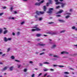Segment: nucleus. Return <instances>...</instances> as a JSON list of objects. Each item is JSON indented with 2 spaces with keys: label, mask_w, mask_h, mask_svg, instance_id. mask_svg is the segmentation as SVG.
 <instances>
[{
  "label": "nucleus",
  "mask_w": 77,
  "mask_h": 77,
  "mask_svg": "<svg viewBox=\"0 0 77 77\" xmlns=\"http://www.w3.org/2000/svg\"><path fill=\"white\" fill-rule=\"evenodd\" d=\"M38 25H36L35 27H33V28H35V29H32V32H35V31H39L41 30V29L38 28Z\"/></svg>",
  "instance_id": "f257e3e1"
},
{
  "label": "nucleus",
  "mask_w": 77,
  "mask_h": 77,
  "mask_svg": "<svg viewBox=\"0 0 77 77\" xmlns=\"http://www.w3.org/2000/svg\"><path fill=\"white\" fill-rule=\"evenodd\" d=\"M61 54H69V53L68 52L66 51H63L61 53Z\"/></svg>",
  "instance_id": "f03ea898"
},
{
  "label": "nucleus",
  "mask_w": 77,
  "mask_h": 77,
  "mask_svg": "<svg viewBox=\"0 0 77 77\" xmlns=\"http://www.w3.org/2000/svg\"><path fill=\"white\" fill-rule=\"evenodd\" d=\"M61 7L62 8H64V6L66 5V3H63V2H61Z\"/></svg>",
  "instance_id": "7ed1b4c3"
},
{
  "label": "nucleus",
  "mask_w": 77,
  "mask_h": 77,
  "mask_svg": "<svg viewBox=\"0 0 77 77\" xmlns=\"http://www.w3.org/2000/svg\"><path fill=\"white\" fill-rule=\"evenodd\" d=\"M14 66H11L9 68V70L10 71H12V70L14 69Z\"/></svg>",
  "instance_id": "20e7f679"
},
{
  "label": "nucleus",
  "mask_w": 77,
  "mask_h": 77,
  "mask_svg": "<svg viewBox=\"0 0 77 77\" xmlns=\"http://www.w3.org/2000/svg\"><path fill=\"white\" fill-rule=\"evenodd\" d=\"M62 12H63V10H60V11H58V12L57 13V14H61Z\"/></svg>",
  "instance_id": "39448f33"
},
{
  "label": "nucleus",
  "mask_w": 77,
  "mask_h": 77,
  "mask_svg": "<svg viewBox=\"0 0 77 77\" xmlns=\"http://www.w3.org/2000/svg\"><path fill=\"white\" fill-rule=\"evenodd\" d=\"M41 2H40V3H36L35 5H36L37 6H40V5H41Z\"/></svg>",
  "instance_id": "423d86ee"
},
{
  "label": "nucleus",
  "mask_w": 77,
  "mask_h": 77,
  "mask_svg": "<svg viewBox=\"0 0 77 77\" xmlns=\"http://www.w3.org/2000/svg\"><path fill=\"white\" fill-rule=\"evenodd\" d=\"M4 41L5 42H7L8 41V38H7L6 37H4Z\"/></svg>",
  "instance_id": "0eeeda50"
},
{
  "label": "nucleus",
  "mask_w": 77,
  "mask_h": 77,
  "mask_svg": "<svg viewBox=\"0 0 77 77\" xmlns=\"http://www.w3.org/2000/svg\"><path fill=\"white\" fill-rule=\"evenodd\" d=\"M58 21H60V23H64V22H65V21L64 20H59V19L58 20Z\"/></svg>",
  "instance_id": "6e6552de"
},
{
  "label": "nucleus",
  "mask_w": 77,
  "mask_h": 77,
  "mask_svg": "<svg viewBox=\"0 0 77 77\" xmlns=\"http://www.w3.org/2000/svg\"><path fill=\"white\" fill-rule=\"evenodd\" d=\"M51 35H57V32H53L51 33Z\"/></svg>",
  "instance_id": "1a4fd4ad"
},
{
  "label": "nucleus",
  "mask_w": 77,
  "mask_h": 77,
  "mask_svg": "<svg viewBox=\"0 0 77 77\" xmlns=\"http://www.w3.org/2000/svg\"><path fill=\"white\" fill-rule=\"evenodd\" d=\"M41 36H42L41 34H36V36L37 37H40Z\"/></svg>",
  "instance_id": "9d476101"
},
{
  "label": "nucleus",
  "mask_w": 77,
  "mask_h": 77,
  "mask_svg": "<svg viewBox=\"0 0 77 77\" xmlns=\"http://www.w3.org/2000/svg\"><path fill=\"white\" fill-rule=\"evenodd\" d=\"M8 32V30H5L4 31L3 33L4 34H5Z\"/></svg>",
  "instance_id": "9b49d317"
},
{
  "label": "nucleus",
  "mask_w": 77,
  "mask_h": 77,
  "mask_svg": "<svg viewBox=\"0 0 77 77\" xmlns=\"http://www.w3.org/2000/svg\"><path fill=\"white\" fill-rule=\"evenodd\" d=\"M72 29H75V30H77V28H75V26H73L72 27Z\"/></svg>",
  "instance_id": "f8f14e48"
},
{
  "label": "nucleus",
  "mask_w": 77,
  "mask_h": 77,
  "mask_svg": "<svg viewBox=\"0 0 77 77\" xmlns=\"http://www.w3.org/2000/svg\"><path fill=\"white\" fill-rule=\"evenodd\" d=\"M56 47V45L55 44H54L53 46L52 47V48H55Z\"/></svg>",
  "instance_id": "ddd939ff"
},
{
  "label": "nucleus",
  "mask_w": 77,
  "mask_h": 77,
  "mask_svg": "<svg viewBox=\"0 0 77 77\" xmlns=\"http://www.w3.org/2000/svg\"><path fill=\"white\" fill-rule=\"evenodd\" d=\"M47 10V7L46 6H44V11H45L46 10Z\"/></svg>",
  "instance_id": "4468645a"
},
{
  "label": "nucleus",
  "mask_w": 77,
  "mask_h": 77,
  "mask_svg": "<svg viewBox=\"0 0 77 77\" xmlns=\"http://www.w3.org/2000/svg\"><path fill=\"white\" fill-rule=\"evenodd\" d=\"M7 68H8L7 67H5L2 69V71H4V70H6Z\"/></svg>",
  "instance_id": "2eb2a0df"
},
{
  "label": "nucleus",
  "mask_w": 77,
  "mask_h": 77,
  "mask_svg": "<svg viewBox=\"0 0 77 77\" xmlns=\"http://www.w3.org/2000/svg\"><path fill=\"white\" fill-rule=\"evenodd\" d=\"M59 4H61V2H58V1L56 3V5H59Z\"/></svg>",
  "instance_id": "dca6fc26"
},
{
  "label": "nucleus",
  "mask_w": 77,
  "mask_h": 77,
  "mask_svg": "<svg viewBox=\"0 0 77 77\" xmlns=\"http://www.w3.org/2000/svg\"><path fill=\"white\" fill-rule=\"evenodd\" d=\"M36 13L37 14V15H40V11L39 12L38 11H36Z\"/></svg>",
  "instance_id": "f3484780"
},
{
  "label": "nucleus",
  "mask_w": 77,
  "mask_h": 77,
  "mask_svg": "<svg viewBox=\"0 0 77 77\" xmlns=\"http://www.w3.org/2000/svg\"><path fill=\"white\" fill-rule=\"evenodd\" d=\"M47 13H48V14H50V13H52V11L49 10V11L47 12Z\"/></svg>",
  "instance_id": "a211bd4d"
},
{
  "label": "nucleus",
  "mask_w": 77,
  "mask_h": 77,
  "mask_svg": "<svg viewBox=\"0 0 77 77\" xmlns=\"http://www.w3.org/2000/svg\"><path fill=\"white\" fill-rule=\"evenodd\" d=\"M13 9L14 8H13V7H11L10 8V11H11V12H12V11L13 10Z\"/></svg>",
  "instance_id": "6ab92c4d"
},
{
  "label": "nucleus",
  "mask_w": 77,
  "mask_h": 77,
  "mask_svg": "<svg viewBox=\"0 0 77 77\" xmlns=\"http://www.w3.org/2000/svg\"><path fill=\"white\" fill-rule=\"evenodd\" d=\"M69 17H70V16L69 15H68L66 16V18L67 19H68V18H69Z\"/></svg>",
  "instance_id": "aec40b11"
},
{
  "label": "nucleus",
  "mask_w": 77,
  "mask_h": 77,
  "mask_svg": "<svg viewBox=\"0 0 77 77\" xmlns=\"http://www.w3.org/2000/svg\"><path fill=\"white\" fill-rule=\"evenodd\" d=\"M53 57H56V58H59V56H58L57 55H54Z\"/></svg>",
  "instance_id": "412c9836"
},
{
  "label": "nucleus",
  "mask_w": 77,
  "mask_h": 77,
  "mask_svg": "<svg viewBox=\"0 0 77 77\" xmlns=\"http://www.w3.org/2000/svg\"><path fill=\"white\" fill-rule=\"evenodd\" d=\"M45 45H46L45 44H44L42 43L41 46H42V47H44V46H45Z\"/></svg>",
  "instance_id": "4be33fe9"
},
{
  "label": "nucleus",
  "mask_w": 77,
  "mask_h": 77,
  "mask_svg": "<svg viewBox=\"0 0 77 77\" xmlns=\"http://www.w3.org/2000/svg\"><path fill=\"white\" fill-rule=\"evenodd\" d=\"M2 32H3V30L1 28L0 29V33H2Z\"/></svg>",
  "instance_id": "5701e85b"
},
{
  "label": "nucleus",
  "mask_w": 77,
  "mask_h": 77,
  "mask_svg": "<svg viewBox=\"0 0 77 77\" xmlns=\"http://www.w3.org/2000/svg\"><path fill=\"white\" fill-rule=\"evenodd\" d=\"M21 66V65H19L18 64L17 65V68H20V66Z\"/></svg>",
  "instance_id": "b1692460"
},
{
  "label": "nucleus",
  "mask_w": 77,
  "mask_h": 77,
  "mask_svg": "<svg viewBox=\"0 0 77 77\" xmlns=\"http://www.w3.org/2000/svg\"><path fill=\"white\" fill-rule=\"evenodd\" d=\"M58 66L60 68H63V67H64V66L62 65H59Z\"/></svg>",
  "instance_id": "393cba45"
},
{
  "label": "nucleus",
  "mask_w": 77,
  "mask_h": 77,
  "mask_svg": "<svg viewBox=\"0 0 77 77\" xmlns=\"http://www.w3.org/2000/svg\"><path fill=\"white\" fill-rule=\"evenodd\" d=\"M42 43H37V45H39V46H41V44Z\"/></svg>",
  "instance_id": "a878e982"
},
{
  "label": "nucleus",
  "mask_w": 77,
  "mask_h": 77,
  "mask_svg": "<svg viewBox=\"0 0 77 77\" xmlns=\"http://www.w3.org/2000/svg\"><path fill=\"white\" fill-rule=\"evenodd\" d=\"M27 69H24V72H27Z\"/></svg>",
  "instance_id": "bb28decb"
},
{
  "label": "nucleus",
  "mask_w": 77,
  "mask_h": 77,
  "mask_svg": "<svg viewBox=\"0 0 77 77\" xmlns=\"http://www.w3.org/2000/svg\"><path fill=\"white\" fill-rule=\"evenodd\" d=\"M40 14H44V11H40Z\"/></svg>",
  "instance_id": "cd10ccee"
},
{
  "label": "nucleus",
  "mask_w": 77,
  "mask_h": 77,
  "mask_svg": "<svg viewBox=\"0 0 77 77\" xmlns=\"http://www.w3.org/2000/svg\"><path fill=\"white\" fill-rule=\"evenodd\" d=\"M44 63V64H49L50 63H48V62H44V63Z\"/></svg>",
  "instance_id": "c85d7f7f"
},
{
  "label": "nucleus",
  "mask_w": 77,
  "mask_h": 77,
  "mask_svg": "<svg viewBox=\"0 0 77 77\" xmlns=\"http://www.w3.org/2000/svg\"><path fill=\"white\" fill-rule=\"evenodd\" d=\"M48 23L49 24H53L54 22H49Z\"/></svg>",
  "instance_id": "c756f323"
},
{
  "label": "nucleus",
  "mask_w": 77,
  "mask_h": 77,
  "mask_svg": "<svg viewBox=\"0 0 77 77\" xmlns=\"http://www.w3.org/2000/svg\"><path fill=\"white\" fill-rule=\"evenodd\" d=\"M54 9L53 8H50L49 9V10H50V11H53V10Z\"/></svg>",
  "instance_id": "7c9ffc66"
},
{
  "label": "nucleus",
  "mask_w": 77,
  "mask_h": 77,
  "mask_svg": "<svg viewBox=\"0 0 77 77\" xmlns=\"http://www.w3.org/2000/svg\"><path fill=\"white\" fill-rule=\"evenodd\" d=\"M11 50V48H8V52H9V51H10V50Z\"/></svg>",
  "instance_id": "2f4dec72"
},
{
  "label": "nucleus",
  "mask_w": 77,
  "mask_h": 77,
  "mask_svg": "<svg viewBox=\"0 0 77 77\" xmlns=\"http://www.w3.org/2000/svg\"><path fill=\"white\" fill-rule=\"evenodd\" d=\"M14 13L15 14H18V12L17 11H14Z\"/></svg>",
  "instance_id": "473e14b6"
},
{
  "label": "nucleus",
  "mask_w": 77,
  "mask_h": 77,
  "mask_svg": "<svg viewBox=\"0 0 77 77\" xmlns=\"http://www.w3.org/2000/svg\"><path fill=\"white\" fill-rule=\"evenodd\" d=\"M20 32H18L17 33V35H20Z\"/></svg>",
  "instance_id": "72a5a7b5"
},
{
  "label": "nucleus",
  "mask_w": 77,
  "mask_h": 77,
  "mask_svg": "<svg viewBox=\"0 0 77 77\" xmlns=\"http://www.w3.org/2000/svg\"><path fill=\"white\" fill-rule=\"evenodd\" d=\"M12 39L11 38H8V41H11V40Z\"/></svg>",
  "instance_id": "f704fd0d"
},
{
  "label": "nucleus",
  "mask_w": 77,
  "mask_h": 77,
  "mask_svg": "<svg viewBox=\"0 0 77 77\" xmlns=\"http://www.w3.org/2000/svg\"><path fill=\"white\" fill-rule=\"evenodd\" d=\"M41 40V39L40 38H38L36 39V41H39Z\"/></svg>",
  "instance_id": "c9c22d12"
},
{
  "label": "nucleus",
  "mask_w": 77,
  "mask_h": 77,
  "mask_svg": "<svg viewBox=\"0 0 77 77\" xmlns=\"http://www.w3.org/2000/svg\"><path fill=\"white\" fill-rule=\"evenodd\" d=\"M60 8V6L56 7L57 9H59V8Z\"/></svg>",
  "instance_id": "e433bc0d"
},
{
  "label": "nucleus",
  "mask_w": 77,
  "mask_h": 77,
  "mask_svg": "<svg viewBox=\"0 0 77 77\" xmlns=\"http://www.w3.org/2000/svg\"><path fill=\"white\" fill-rule=\"evenodd\" d=\"M44 70V71H47L48 70V69H45Z\"/></svg>",
  "instance_id": "4c0bfd02"
},
{
  "label": "nucleus",
  "mask_w": 77,
  "mask_h": 77,
  "mask_svg": "<svg viewBox=\"0 0 77 77\" xmlns=\"http://www.w3.org/2000/svg\"><path fill=\"white\" fill-rule=\"evenodd\" d=\"M4 13H0V16H2V15H3Z\"/></svg>",
  "instance_id": "58836bf2"
},
{
  "label": "nucleus",
  "mask_w": 77,
  "mask_h": 77,
  "mask_svg": "<svg viewBox=\"0 0 77 77\" xmlns=\"http://www.w3.org/2000/svg\"><path fill=\"white\" fill-rule=\"evenodd\" d=\"M15 61H16V62H20V61L18 60H15Z\"/></svg>",
  "instance_id": "ea45409f"
},
{
  "label": "nucleus",
  "mask_w": 77,
  "mask_h": 77,
  "mask_svg": "<svg viewBox=\"0 0 77 77\" xmlns=\"http://www.w3.org/2000/svg\"><path fill=\"white\" fill-rule=\"evenodd\" d=\"M39 66H42V65H43V64L41 63H39Z\"/></svg>",
  "instance_id": "a19ab883"
},
{
  "label": "nucleus",
  "mask_w": 77,
  "mask_h": 77,
  "mask_svg": "<svg viewBox=\"0 0 77 77\" xmlns=\"http://www.w3.org/2000/svg\"><path fill=\"white\" fill-rule=\"evenodd\" d=\"M24 22H22L21 23V25H23V24H24Z\"/></svg>",
  "instance_id": "79ce46f5"
},
{
  "label": "nucleus",
  "mask_w": 77,
  "mask_h": 77,
  "mask_svg": "<svg viewBox=\"0 0 77 77\" xmlns=\"http://www.w3.org/2000/svg\"><path fill=\"white\" fill-rule=\"evenodd\" d=\"M66 14H67V15H71V14L69 13H66Z\"/></svg>",
  "instance_id": "37998d69"
},
{
  "label": "nucleus",
  "mask_w": 77,
  "mask_h": 77,
  "mask_svg": "<svg viewBox=\"0 0 77 77\" xmlns=\"http://www.w3.org/2000/svg\"><path fill=\"white\" fill-rule=\"evenodd\" d=\"M65 32V30L62 31L60 32V33H64Z\"/></svg>",
  "instance_id": "c03bdc74"
},
{
  "label": "nucleus",
  "mask_w": 77,
  "mask_h": 77,
  "mask_svg": "<svg viewBox=\"0 0 77 77\" xmlns=\"http://www.w3.org/2000/svg\"><path fill=\"white\" fill-rule=\"evenodd\" d=\"M64 74H69V73L68 72H64Z\"/></svg>",
  "instance_id": "a18cd8bd"
},
{
  "label": "nucleus",
  "mask_w": 77,
  "mask_h": 77,
  "mask_svg": "<svg viewBox=\"0 0 77 77\" xmlns=\"http://www.w3.org/2000/svg\"><path fill=\"white\" fill-rule=\"evenodd\" d=\"M8 19H9V20H12V17H8Z\"/></svg>",
  "instance_id": "49530a36"
},
{
  "label": "nucleus",
  "mask_w": 77,
  "mask_h": 77,
  "mask_svg": "<svg viewBox=\"0 0 77 77\" xmlns=\"http://www.w3.org/2000/svg\"><path fill=\"white\" fill-rule=\"evenodd\" d=\"M57 17H61V15H57Z\"/></svg>",
  "instance_id": "de8ad7c7"
},
{
  "label": "nucleus",
  "mask_w": 77,
  "mask_h": 77,
  "mask_svg": "<svg viewBox=\"0 0 77 77\" xmlns=\"http://www.w3.org/2000/svg\"><path fill=\"white\" fill-rule=\"evenodd\" d=\"M45 54L44 52H43V53H40V55H42V54Z\"/></svg>",
  "instance_id": "09e8293b"
},
{
  "label": "nucleus",
  "mask_w": 77,
  "mask_h": 77,
  "mask_svg": "<svg viewBox=\"0 0 77 77\" xmlns=\"http://www.w3.org/2000/svg\"><path fill=\"white\" fill-rule=\"evenodd\" d=\"M44 2H45V1H44V0H43V1H42L41 2H40V3H42Z\"/></svg>",
  "instance_id": "8fccbe9b"
},
{
  "label": "nucleus",
  "mask_w": 77,
  "mask_h": 77,
  "mask_svg": "<svg viewBox=\"0 0 77 77\" xmlns=\"http://www.w3.org/2000/svg\"><path fill=\"white\" fill-rule=\"evenodd\" d=\"M42 20V18H39V21H41V20Z\"/></svg>",
  "instance_id": "3c124183"
},
{
  "label": "nucleus",
  "mask_w": 77,
  "mask_h": 77,
  "mask_svg": "<svg viewBox=\"0 0 77 77\" xmlns=\"http://www.w3.org/2000/svg\"><path fill=\"white\" fill-rule=\"evenodd\" d=\"M32 77H35V74H33L32 76Z\"/></svg>",
  "instance_id": "603ef678"
},
{
  "label": "nucleus",
  "mask_w": 77,
  "mask_h": 77,
  "mask_svg": "<svg viewBox=\"0 0 77 77\" xmlns=\"http://www.w3.org/2000/svg\"><path fill=\"white\" fill-rule=\"evenodd\" d=\"M57 59L54 58V59H53V60L54 61H55V60H57Z\"/></svg>",
  "instance_id": "864d4df0"
},
{
  "label": "nucleus",
  "mask_w": 77,
  "mask_h": 77,
  "mask_svg": "<svg viewBox=\"0 0 77 77\" xmlns=\"http://www.w3.org/2000/svg\"><path fill=\"white\" fill-rule=\"evenodd\" d=\"M11 58H15V57L14 56H12L11 57Z\"/></svg>",
  "instance_id": "5fc2aeb1"
},
{
  "label": "nucleus",
  "mask_w": 77,
  "mask_h": 77,
  "mask_svg": "<svg viewBox=\"0 0 77 77\" xmlns=\"http://www.w3.org/2000/svg\"><path fill=\"white\" fill-rule=\"evenodd\" d=\"M50 71H54V69H50Z\"/></svg>",
  "instance_id": "6e6d98bb"
},
{
  "label": "nucleus",
  "mask_w": 77,
  "mask_h": 77,
  "mask_svg": "<svg viewBox=\"0 0 77 77\" xmlns=\"http://www.w3.org/2000/svg\"><path fill=\"white\" fill-rule=\"evenodd\" d=\"M12 35H13L14 36H15V33L14 32H13Z\"/></svg>",
  "instance_id": "4d7b16f0"
},
{
  "label": "nucleus",
  "mask_w": 77,
  "mask_h": 77,
  "mask_svg": "<svg viewBox=\"0 0 77 77\" xmlns=\"http://www.w3.org/2000/svg\"><path fill=\"white\" fill-rule=\"evenodd\" d=\"M42 75V73H40L39 75H38V77H39V76H40V75Z\"/></svg>",
  "instance_id": "13d9d810"
},
{
  "label": "nucleus",
  "mask_w": 77,
  "mask_h": 77,
  "mask_svg": "<svg viewBox=\"0 0 77 77\" xmlns=\"http://www.w3.org/2000/svg\"><path fill=\"white\" fill-rule=\"evenodd\" d=\"M70 69H71V70H74V69H73L72 68H70Z\"/></svg>",
  "instance_id": "bf43d9fd"
},
{
  "label": "nucleus",
  "mask_w": 77,
  "mask_h": 77,
  "mask_svg": "<svg viewBox=\"0 0 77 77\" xmlns=\"http://www.w3.org/2000/svg\"><path fill=\"white\" fill-rule=\"evenodd\" d=\"M49 2H48L47 4V6H48V5H49Z\"/></svg>",
  "instance_id": "052dcab7"
},
{
  "label": "nucleus",
  "mask_w": 77,
  "mask_h": 77,
  "mask_svg": "<svg viewBox=\"0 0 77 77\" xmlns=\"http://www.w3.org/2000/svg\"><path fill=\"white\" fill-rule=\"evenodd\" d=\"M39 53V52H35V54H38Z\"/></svg>",
  "instance_id": "680f3d73"
},
{
  "label": "nucleus",
  "mask_w": 77,
  "mask_h": 77,
  "mask_svg": "<svg viewBox=\"0 0 77 77\" xmlns=\"http://www.w3.org/2000/svg\"><path fill=\"white\" fill-rule=\"evenodd\" d=\"M3 9H6V7H2Z\"/></svg>",
  "instance_id": "e2e57ef3"
},
{
  "label": "nucleus",
  "mask_w": 77,
  "mask_h": 77,
  "mask_svg": "<svg viewBox=\"0 0 77 77\" xmlns=\"http://www.w3.org/2000/svg\"><path fill=\"white\" fill-rule=\"evenodd\" d=\"M5 55H6V54H2V56H5Z\"/></svg>",
  "instance_id": "0e129e2a"
},
{
  "label": "nucleus",
  "mask_w": 77,
  "mask_h": 77,
  "mask_svg": "<svg viewBox=\"0 0 77 77\" xmlns=\"http://www.w3.org/2000/svg\"><path fill=\"white\" fill-rule=\"evenodd\" d=\"M53 66H54V67H55V66H57V65H54Z\"/></svg>",
  "instance_id": "69168bd1"
},
{
  "label": "nucleus",
  "mask_w": 77,
  "mask_h": 77,
  "mask_svg": "<svg viewBox=\"0 0 77 77\" xmlns=\"http://www.w3.org/2000/svg\"><path fill=\"white\" fill-rule=\"evenodd\" d=\"M29 63H33V61H30L29 62Z\"/></svg>",
  "instance_id": "338daca9"
},
{
  "label": "nucleus",
  "mask_w": 77,
  "mask_h": 77,
  "mask_svg": "<svg viewBox=\"0 0 77 77\" xmlns=\"http://www.w3.org/2000/svg\"><path fill=\"white\" fill-rule=\"evenodd\" d=\"M64 77H69V76H68L67 75H65L64 76Z\"/></svg>",
  "instance_id": "774afa93"
}]
</instances>
